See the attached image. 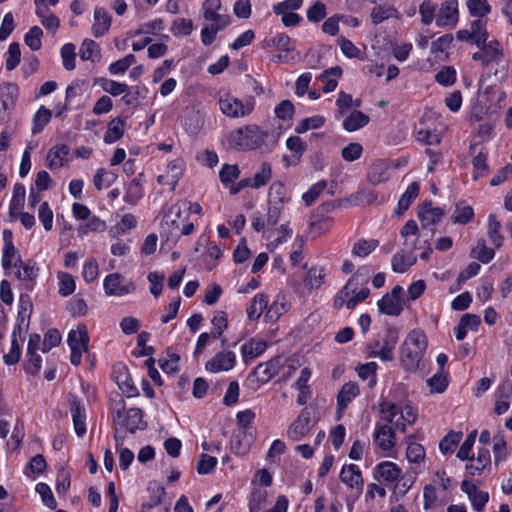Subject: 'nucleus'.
Listing matches in <instances>:
<instances>
[{
  "mask_svg": "<svg viewBox=\"0 0 512 512\" xmlns=\"http://www.w3.org/2000/svg\"><path fill=\"white\" fill-rule=\"evenodd\" d=\"M462 432H449L440 442L439 448L443 454L452 453L462 439Z\"/></svg>",
  "mask_w": 512,
  "mask_h": 512,
  "instance_id": "09e8293b",
  "label": "nucleus"
},
{
  "mask_svg": "<svg viewBox=\"0 0 512 512\" xmlns=\"http://www.w3.org/2000/svg\"><path fill=\"white\" fill-rule=\"evenodd\" d=\"M390 168L387 162L378 159L375 160L368 169V180L371 184L377 185L386 182L390 178Z\"/></svg>",
  "mask_w": 512,
  "mask_h": 512,
  "instance_id": "a211bd4d",
  "label": "nucleus"
},
{
  "mask_svg": "<svg viewBox=\"0 0 512 512\" xmlns=\"http://www.w3.org/2000/svg\"><path fill=\"white\" fill-rule=\"evenodd\" d=\"M380 478L386 482L394 483L401 474V469L391 461H383L376 466Z\"/></svg>",
  "mask_w": 512,
  "mask_h": 512,
  "instance_id": "bb28decb",
  "label": "nucleus"
},
{
  "mask_svg": "<svg viewBox=\"0 0 512 512\" xmlns=\"http://www.w3.org/2000/svg\"><path fill=\"white\" fill-rule=\"evenodd\" d=\"M267 344L263 340L250 339L241 348L242 357L245 363L259 357L265 352Z\"/></svg>",
  "mask_w": 512,
  "mask_h": 512,
  "instance_id": "b1692460",
  "label": "nucleus"
},
{
  "mask_svg": "<svg viewBox=\"0 0 512 512\" xmlns=\"http://www.w3.org/2000/svg\"><path fill=\"white\" fill-rule=\"evenodd\" d=\"M377 246H378V241L375 239H371V240L360 239L354 244L352 253L355 256L366 257L372 251H374Z\"/></svg>",
  "mask_w": 512,
  "mask_h": 512,
  "instance_id": "8fccbe9b",
  "label": "nucleus"
},
{
  "mask_svg": "<svg viewBox=\"0 0 512 512\" xmlns=\"http://www.w3.org/2000/svg\"><path fill=\"white\" fill-rule=\"evenodd\" d=\"M70 148L66 144L57 145L51 148L47 154L46 160L50 169H58L64 165L66 157L69 155Z\"/></svg>",
  "mask_w": 512,
  "mask_h": 512,
  "instance_id": "5701e85b",
  "label": "nucleus"
},
{
  "mask_svg": "<svg viewBox=\"0 0 512 512\" xmlns=\"http://www.w3.org/2000/svg\"><path fill=\"white\" fill-rule=\"evenodd\" d=\"M325 123V118L320 115H315L312 117L305 118L301 120L298 125L295 127V132L298 134H303L310 129H319Z\"/></svg>",
  "mask_w": 512,
  "mask_h": 512,
  "instance_id": "a18cd8bd",
  "label": "nucleus"
},
{
  "mask_svg": "<svg viewBox=\"0 0 512 512\" xmlns=\"http://www.w3.org/2000/svg\"><path fill=\"white\" fill-rule=\"evenodd\" d=\"M71 349L70 362L74 366L81 363L82 354L88 351L89 335L85 325H79L76 330H71L67 337Z\"/></svg>",
  "mask_w": 512,
  "mask_h": 512,
  "instance_id": "423d86ee",
  "label": "nucleus"
},
{
  "mask_svg": "<svg viewBox=\"0 0 512 512\" xmlns=\"http://www.w3.org/2000/svg\"><path fill=\"white\" fill-rule=\"evenodd\" d=\"M125 122L121 118H115L108 123L107 131L104 135V142L107 144L114 143L121 139L124 134Z\"/></svg>",
  "mask_w": 512,
  "mask_h": 512,
  "instance_id": "2f4dec72",
  "label": "nucleus"
},
{
  "mask_svg": "<svg viewBox=\"0 0 512 512\" xmlns=\"http://www.w3.org/2000/svg\"><path fill=\"white\" fill-rule=\"evenodd\" d=\"M111 26V16L103 7H96L94 11V23L92 33L95 37L104 35Z\"/></svg>",
  "mask_w": 512,
  "mask_h": 512,
  "instance_id": "412c9836",
  "label": "nucleus"
},
{
  "mask_svg": "<svg viewBox=\"0 0 512 512\" xmlns=\"http://www.w3.org/2000/svg\"><path fill=\"white\" fill-rule=\"evenodd\" d=\"M495 256L492 248L486 246L484 239H479L476 245L471 250V257L486 264L489 263Z\"/></svg>",
  "mask_w": 512,
  "mask_h": 512,
  "instance_id": "ea45409f",
  "label": "nucleus"
},
{
  "mask_svg": "<svg viewBox=\"0 0 512 512\" xmlns=\"http://www.w3.org/2000/svg\"><path fill=\"white\" fill-rule=\"evenodd\" d=\"M80 58L83 61L90 60L92 62L99 61L100 59V47L91 39H85L82 42L79 52Z\"/></svg>",
  "mask_w": 512,
  "mask_h": 512,
  "instance_id": "f704fd0d",
  "label": "nucleus"
},
{
  "mask_svg": "<svg viewBox=\"0 0 512 512\" xmlns=\"http://www.w3.org/2000/svg\"><path fill=\"white\" fill-rule=\"evenodd\" d=\"M378 308L384 314L399 316L403 310V301L385 295L378 301Z\"/></svg>",
  "mask_w": 512,
  "mask_h": 512,
  "instance_id": "72a5a7b5",
  "label": "nucleus"
},
{
  "mask_svg": "<svg viewBox=\"0 0 512 512\" xmlns=\"http://www.w3.org/2000/svg\"><path fill=\"white\" fill-rule=\"evenodd\" d=\"M58 280H59V294L63 297H67L74 293L76 284L74 277L65 272H60L58 274Z\"/></svg>",
  "mask_w": 512,
  "mask_h": 512,
  "instance_id": "de8ad7c7",
  "label": "nucleus"
},
{
  "mask_svg": "<svg viewBox=\"0 0 512 512\" xmlns=\"http://www.w3.org/2000/svg\"><path fill=\"white\" fill-rule=\"evenodd\" d=\"M428 386L431 388L432 393H442L446 390L448 386L447 375L444 371H440L436 373L431 378L427 380Z\"/></svg>",
  "mask_w": 512,
  "mask_h": 512,
  "instance_id": "052dcab7",
  "label": "nucleus"
},
{
  "mask_svg": "<svg viewBox=\"0 0 512 512\" xmlns=\"http://www.w3.org/2000/svg\"><path fill=\"white\" fill-rule=\"evenodd\" d=\"M239 174L240 170L236 164H224L219 172L220 180L226 186L233 183L239 177Z\"/></svg>",
  "mask_w": 512,
  "mask_h": 512,
  "instance_id": "338daca9",
  "label": "nucleus"
},
{
  "mask_svg": "<svg viewBox=\"0 0 512 512\" xmlns=\"http://www.w3.org/2000/svg\"><path fill=\"white\" fill-rule=\"evenodd\" d=\"M26 190L23 184L16 183L13 188V196L10 202V217L14 219L15 214H19L25 202Z\"/></svg>",
  "mask_w": 512,
  "mask_h": 512,
  "instance_id": "7c9ffc66",
  "label": "nucleus"
},
{
  "mask_svg": "<svg viewBox=\"0 0 512 512\" xmlns=\"http://www.w3.org/2000/svg\"><path fill=\"white\" fill-rule=\"evenodd\" d=\"M112 418L116 426H120L130 433H135L137 430H143L146 427L143 421V411L140 408L126 410L123 399L112 408Z\"/></svg>",
  "mask_w": 512,
  "mask_h": 512,
  "instance_id": "20e7f679",
  "label": "nucleus"
},
{
  "mask_svg": "<svg viewBox=\"0 0 512 512\" xmlns=\"http://www.w3.org/2000/svg\"><path fill=\"white\" fill-rule=\"evenodd\" d=\"M235 362L236 356L234 352H219L206 363L205 367L209 372L217 373L231 370L235 366Z\"/></svg>",
  "mask_w": 512,
  "mask_h": 512,
  "instance_id": "f8f14e48",
  "label": "nucleus"
},
{
  "mask_svg": "<svg viewBox=\"0 0 512 512\" xmlns=\"http://www.w3.org/2000/svg\"><path fill=\"white\" fill-rule=\"evenodd\" d=\"M268 133L257 125H247L232 131L228 136L229 147L238 151L255 150L260 148Z\"/></svg>",
  "mask_w": 512,
  "mask_h": 512,
  "instance_id": "7ed1b4c3",
  "label": "nucleus"
},
{
  "mask_svg": "<svg viewBox=\"0 0 512 512\" xmlns=\"http://www.w3.org/2000/svg\"><path fill=\"white\" fill-rule=\"evenodd\" d=\"M417 419V413L412 406L406 405L401 408L400 416L395 421V429L404 432L406 425L414 424Z\"/></svg>",
  "mask_w": 512,
  "mask_h": 512,
  "instance_id": "a19ab883",
  "label": "nucleus"
},
{
  "mask_svg": "<svg viewBox=\"0 0 512 512\" xmlns=\"http://www.w3.org/2000/svg\"><path fill=\"white\" fill-rule=\"evenodd\" d=\"M117 384L120 390L127 397H135L139 395L138 389L134 385L127 369L124 368V371L117 376Z\"/></svg>",
  "mask_w": 512,
  "mask_h": 512,
  "instance_id": "79ce46f5",
  "label": "nucleus"
},
{
  "mask_svg": "<svg viewBox=\"0 0 512 512\" xmlns=\"http://www.w3.org/2000/svg\"><path fill=\"white\" fill-rule=\"evenodd\" d=\"M481 50L482 54H484L487 66L491 63L498 64L504 58L503 49L497 40L489 41L487 46H483Z\"/></svg>",
  "mask_w": 512,
  "mask_h": 512,
  "instance_id": "c756f323",
  "label": "nucleus"
},
{
  "mask_svg": "<svg viewBox=\"0 0 512 512\" xmlns=\"http://www.w3.org/2000/svg\"><path fill=\"white\" fill-rule=\"evenodd\" d=\"M474 211L471 206H456L452 219L456 224H467L473 219Z\"/></svg>",
  "mask_w": 512,
  "mask_h": 512,
  "instance_id": "774afa93",
  "label": "nucleus"
},
{
  "mask_svg": "<svg viewBox=\"0 0 512 512\" xmlns=\"http://www.w3.org/2000/svg\"><path fill=\"white\" fill-rule=\"evenodd\" d=\"M18 262L20 266L16 272V277L18 280L23 282V284L25 285V289L32 290L34 286V280L38 275V269L35 267L34 264H31L29 262L23 263L20 257L17 258V261L14 264V266H17Z\"/></svg>",
  "mask_w": 512,
  "mask_h": 512,
  "instance_id": "6ab92c4d",
  "label": "nucleus"
},
{
  "mask_svg": "<svg viewBox=\"0 0 512 512\" xmlns=\"http://www.w3.org/2000/svg\"><path fill=\"white\" fill-rule=\"evenodd\" d=\"M379 411L382 415V419L389 424H393V427L395 428V418L398 415L400 416L401 407L393 402L383 399L379 403Z\"/></svg>",
  "mask_w": 512,
  "mask_h": 512,
  "instance_id": "58836bf2",
  "label": "nucleus"
},
{
  "mask_svg": "<svg viewBox=\"0 0 512 512\" xmlns=\"http://www.w3.org/2000/svg\"><path fill=\"white\" fill-rule=\"evenodd\" d=\"M398 11L390 5H378L371 11V20L374 25H378L383 21L397 17Z\"/></svg>",
  "mask_w": 512,
  "mask_h": 512,
  "instance_id": "4c0bfd02",
  "label": "nucleus"
},
{
  "mask_svg": "<svg viewBox=\"0 0 512 512\" xmlns=\"http://www.w3.org/2000/svg\"><path fill=\"white\" fill-rule=\"evenodd\" d=\"M272 176L271 165L268 162H263L260 170L255 173L253 178V188H260L266 185Z\"/></svg>",
  "mask_w": 512,
  "mask_h": 512,
  "instance_id": "603ef678",
  "label": "nucleus"
},
{
  "mask_svg": "<svg viewBox=\"0 0 512 512\" xmlns=\"http://www.w3.org/2000/svg\"><path fill=\"white\" fill-rule=\"evenodd\" d=\"M377 364L375 362H369L360 365L358 368V376L362 380H368L369 387H373L376 384V371Z\"/></svg>",
  "mask_w": 512,
  "mask_h": 512,
  "instance_id": "5fc2aeb1",
  "label": "nucleus"
},
{
  "mask_svg": "<svg viewBox=\"0 0 512 512\" xmlns=\"http://www.w3.org/2000/svg\"><path fill=\"white\" fill-rule=\"evenodd\" d=\"M116 177V174L107 172L104 168H99L94 175L93 183L97 190H101L104 183L109 186L116 180Z\"/></svg>",
  "mask_w": 512,
  "mask_h": 512,
  "instance_id": "69168bd1",
  "label": "nucleus"
},
{
  "mask_svg": "<svg viewBox=\"0 0 512 512\" xmlns=\"http://www.w3.org/2000/svg\"><path fill=\"white\" fill-rule=\"evenodd\" d=\"M268 305V298L264 294H256L251 302V304L247 307L246 312L247 316L250 320L258 319L263 310Z\"/></svg>",
  "mask_w": 512,
  "mask_h": 512,
  "instance_id": "e433bc0d",
  "label": "nucleus"
},
{
  "mask_svg": "<svg viewBox=\"0 0 512 512\" xmlns=\"http://www.w3.org/2000/svg\"><path fill=\"white\" fill-rule=\"evenodd\" d=\"M105 293L108 296H124L134 293L136 285L132 280H126L120 273L107 275L103 282Z\"/></svg>",
  "mask_w": 512,
  "mask_h": 512,
  "instance_id": "6e6552de",
  "label": "nucleus"
},
{
  "mask_svg": "<svg viewBox=\"0 0 512 512\" xmlns=\"http://www.w3.org/2000/svg\"><path fill=\"white\" fill-rule=\"evenodd\" d=\"M476 436H477L476 430H473L472 432H470L467 435L465 441L463 442V444L461 445L460 449L457 452V457L460 460H463V461L464 460H473V457L470 455V453H471L473 445L475 443Z\"/></svg>",
  "mask_w": 512,
  "mask_h": 512,
  "instance_id": "bf43d9fd",
  "label": "nucleus"
},
{
  "mask_svg": "<svg viewBox=\"0 0 512 512\" xmlns=\"http://www.w3.org/2000/svg\"><path fill=\"white\" fill-rule=\"evenodd\" d=\"M289 201L286 196L285 186L280 182L273 183L269 188V202L275 204H285Z\"/></svg>",
  "mask_w": 512,
  "mask_h": 512,
  "instance_id": "3c124183",
  "label": "nucleus"
},
{
  "mask_svg": "<svg viewBox=\"0 0 512 512\" xmlns=\"http://www.w3.org/2000/svg\"><path fill=\"white\" fill-rule=\"evenodd\" d=\"M360 393V389L355 382H347L340 389L337 395V409L343 411L348 404L356 398Z\"/></svg>",
  "mask_w": 512,
  "mask_h": 512,
  "instance_id": "4be33fe9",
  "label": "nucleus"
},
{
  "mask_svg": "<svg viewBox=\"0 0 512 512\" xmlns=\"http://www.w3.org/2000/svg\"><path fill=\"white\" fill-rule=\"evenodd\" d=\"M491 462L490 452L486 448L479 449L476 464H467L466 471L469 476L480 475Z\"/></svg>",
  "mask_w": 512,
  "mask_h": 512,
  "instance_id": "c85d7f7f",
  "label": "nucleus"
},
{
  "mask_svg": "<svg viewBox=\"0 0 512 512\" xmlns=\"http://www.w3.org/2000/svg\"><path fill=\"white\" fill-rule=\"evenodd\" d=\"M493 442L494 461L498 464L507 456V445L502 433L494 435Z\"/></svg>",
  "mask_w": 512,
  "mask_h": 512,
  "instance_id": "6e6d98bb",
  "label": "nucleus"
},
{
  "mask_svg": "<svg viewBox=\"0 0 512 512\" xmlns=\"http://www.w3.org/2000/svg\"><path fill=\"white\" fill-rule=\"evenodd\" d=\"M61 57L63 60V66L66 70L71 71L75 68V45L67 43L61 48Z\"/></svg>",
  "mask_w": 512,
  "mask_h": 512,
  "instance_id": "e2e57ef3",
  "label": "nucleus"
},
{
  "mask_svg": "<svg viewBox=\"0 0 512 512\" xmlns=\"http://www.w3.org/2000/svg\"><path fill=\"white\" fill-rule=\"evenodd\" d=\"M43 36V31L38 26H33L24 36L25 44L32 50L38 51L42 47L41 38Z\"/></svg>",
  "mask_w": 512,
  "mask_h": 512,
  "instance_id": "49530a36",
  "label": "nucleus"
},
{
  "mask_svg": "<svg viewBox=\"0 0 512 512\" xmlns=\"http://www.w3.org/2000/svg\"><path fill=\"white\" fill-rule=\"evenodd\" d=\"M33 303L29 294H21L18 305V317L17 324H21V329L23 326L28 327L29 319L32 313Z\"/></svg>",
  "mask_w": 512,
  "mask_h": 512,
  "instance_id": "cd10ccee",
  "label": "nucleus"
},
{
  "mask_svg": "<svg viewBox=\"0 0 512 512\" xmlns=\"http://www.w3.org/2000/svg\"><path fill=\"white\" fill-rule=\"evenodd\" d=\"M70 413L73 419L75 433L78 437H82L86 433V410L80 400L73 399L71 401Z\"/></svg>",
  "mask_w": 512,
  "mask_h": 512,
  "instance_id": "2eb2a0df",
  "label": "nucleus"
},
{
  "mask_svg": "<svg viewBox=\"0 0 512 512\" xmlns=\"http://www.w3.org/2000/svg\"><path fill=\"white\" fill-rule=\"evenodd\" d=\"M185 202L176 203L162 210L161 224H177L188 220L187 211L184 210Z\"/></svg>",
  "mask_w": 512,
  "mask_h": 512,
  "instance_id": "aec40b11",
  "label": "nucleus"
},
{
  "mask_svg": "<svg viewBox=\"0 0 512 512\" xmlns=\"http://www.w3.org/2000/svg\"><path fill=\"white\" fill-rule=\"evenodd\" d=\"M19 96V87L13 82L0 84V124L7 121L15 108Z\"/></svg>",
  "mask_w": 512,
  "mask_h": 512,
  "instance_id": "0eeeda50",
  "label": "nucleus"
},
{
  "mask_svg": "<svg viewBox=\"0 0 512 512\" xmlns=\"http://www.w3.org/2000/svg\"><path fill=\"white\" fill-rule=\"evenodd\" d=\"M427 349V337L420 330H412L401 346L400 360L406 371H416Z\"/></svg>",
  "mask_w": 512,
  "mask_h": 512,
  "instance_id": "f03ea898",
  "label": "nucleus"
},
{
  "mask_svg": "<svg viewBox=\"0 0 512 512\" xmlns=\"http://www.w3.org/2000/svg\"><path fill=\"white\" fill-rule=\"evenodd\" d=\"M400 235L404 238L405 249L397 252L391 260L392 270L396 273H404L416 263L417 257L413 254V250L424 248L428 243V239H421L418 226H403Z\"/></svg>",
  "mask_w": 512,
  "mask_h": 512,
  "instance_id": "f257e3e1",
  "label": "nucleus"
},
{
  "mask_svg": "<svg viewBox=\"0 0 512 512\" xmlns=\"http://www.w3.org/2000/svg\"><path fill=\"white\" fill-rule=\"evenodd\" d=\"M268 499V493L263 489H254L251 492V497L249 500V510L250 512H261L263 508L266 506Z\"/></svg>",
  "mask_w": 512,
  "mask_h": 512,
  "instance_id": "37998d69",
  "label": "nucleus"
},
{
  "mask_svg": "<svg viewBox=\"0 0 512 512\" xmlns=\"http://www.w3.org/2000/svg\"><path fill=\"white\" fill-rule=\"evenodd\" d=\"M472 165L474 168L473 179L477 180L480 177L488 173L489 167L487 164L486 154L480 152L472 159Z\"/></svg>",
  "mask_w": 512,
  "mask_h": 512,
  "instance_id": "13d9d810",
  "label": "nucleus"
},
{
  "mask_svg": "<svg viewBox=\"0 0 512 512\" xmlns=\"http://www.w3.org/2000/svg\"><path fill=\"white\" fill-rule=\"evenodd\" d=\"M467 9L472 17H484L491 12V6L487 0H467Z\"/></svg>",
  "mask_w": 512,
  "mask_h": 512,
  "instance_id": "c03bdc74",
  "label": "nucleus"
},
{
  "mask_svg": "<svg viewBox=\"0 0 512 512\" xmlns=\"http://www.w3.org/2000/svg\"><path fill=\"white\" fill-rule=\"evenodd\" d=\"M277 373V360H270L266 363L258 364L253 374L262 383L268 382Z\"/></svg>",
  "mask_w": 512,
  "mask_h": 512,
  "instance_id": "c9c22d12",
  "label": "nucleus"
},
{
  "mask_svg": "<svg viewBox=\"0 0 512 512\" xmlns=\"http://www.w3.org/2000/svg\"><path fill=\"white\" fill-rule=\"evenodd\" d=\"M394 430L396 429L388 424L376 426L374 441L382 450L387 451L395 446Z\"/></svg>",
  "mask_w": 512,
  "mask_h": 512,
  "instance_id": "dca6fc26",
  "label": "nucleus"
},
{
  "mask_svg": "<svg viewBox=\"0 0 512 512\" xmlns=\"http://www.w3.org/2000/svg\"><path fill=\"white\" fill-rule=\"evenodd\" d=\"M444 214L445 211L435 207L431 200H426L418 206V218L422 223L436 224L441 221Z\"/></svg>",
  "mask_w": 512,
  "mask_h": 512,
  "instance_id": "4468645a",
  "label": "nucleus"
},
{
  "mask_svg": "<svg viewBox=\"0 0 512 512\" xmlns=\"http://www.w3.org/2000/svg\"><path fill=\"white\" fill-rule=\"evenodd\" d=\"M340 480L351 489L361 491L363 489V479L360 469L355 464L343 466L340 472Z\"/></svg>",
  "mask_w": 512,
  "mask_h": 512,
  "instance_id": "f3484780",
  "label": "nucleus"
},
{
  "mask_svg": "<svg viewBox=\"0 0 512 512\" xmlns=\"http://www.w3.org/2000/svg\"><path fill=\"white\" fill-rule=\"evenodd\" d=\"M171 31L175 36H188L193 31V22L192 20L185 18L175 19Z\"/></svg>",
  "mask_w": 512,
  "mask_h": 512,
  "instance_id": "0e129e2a",
  "label": "nucleus"
},
{
  "mask_svg": "<svg viewBox=\"0 0 512 512\" xmlns=\"http://www.w3.org/2000/svg\"><path fill=\"white\" fill-rule=\"evenodd\" d=\"M220 110L228 117H242L249 114L253 109L252 102L243 104L237 98L226 96L219 100Z\"/></svg>",
  "mask_w": 512,
  "mask_h": 512,
  "instance_id": "1a4fd4ad",
  "label": "nucleus"
},
{
  "mask_svg": "<svg viewBox=\"0 0 512 512\" xmlns=\"http://www.w3.org/2000/svg\"><path fill=\"white\" fill-rule=\"evenodd\" d=\"M381 350L377 352L378 358L382 361H391L394 358V349L398 343V331L394 328H388L380 338Z\"/></svg>",
  "mask_w": 512,
  "mask_h": 512,
  "instance_id": "ddd939ff",
  "label": "nucleus"
},
{
  "mask_svg": "<svg viewBox=\"0 0 512 512\" xmlns=\"http://www.w3.org/2000/svg\"><path fill=\"white\" fill-rule=\"evenodd\" d=\"M458 21V1L447 0L441 4L436 16V24L439 27L452 25L455 26Z\"/></svg>",
  "mask_w": 512,
  "mask_h": 512,
  "instance_id": "9b49d317",
  "label": "nucleus"
},
{
  "mask_svg": "<svg viewBox=\"0 0 512 512\" xmlns=\"http://www.w3.org/2000/svg\"><path fill=\"white\" fill-rule=\"evenodd\" d=\"M52 111L45 106H41L33 116L31 132L33 135L42 132L44 127L50 122Z\"/></svg>",
  "mask_w": 512,
  "mask_h": 512,
  "instance_id": "473e14b6",
  "label": "nucleus"
},
{
  "mask_svg": "<svg viewBox=\"0 0 512 512\" xmlns=\"http://www.w3.org/2000/svg\"><path fill=\"white\" fill-rule=\"evenodd\" d=\"M461 490L468 496L475 511L481 512L484 510L485 505L489 500L488 492L480 490L469 480L462 481Z\"/></svg>",
  "mask_w": 512,
  "mask_h": 512,
  "instance_id": "9d476101",
  "label": "nucleus"
},
{
  "mask_svg": "<svg viewBox=\"0 0 512 512\" xmlns=\"http://www.w3.org/2000/svg\"><path fill=\"white\" fill-rule=\"evenodd\" d=\"M101 87L104 91L110 93L112 96H118L120 94L126 93L129 90V87L125 83H120L114 80L101 78L100 79Z\"/></svg>",
  "mask_w": 512,
  "mask_h": 512,
  "instance_id": "864d4df0",
  "label": "nucleus"
},
{
  "mask_svg": "<svg viewBox=\"0 0 512 512\" xmlns=\"http://www.w3.org/2000/svg\"><path fill=\"white\" fill-rule=\"evenodd\" d=\"M369 123V116L355 109L344 120L343 128L348 132L356 131Z\"/></svg>",
  "mask_w": 512,
  "mask_h": 512,
  "instance_id": "a878e982",
  "label": "nucleus"
},
{
  "mask_svg": "<svg viewBox=\"0 0 512 512\" xmlns=\"http://www.w3.org/2000/svg\"><path fill=\"white\" fill-rule=\"evenodd\" d=\"M327 186V182L325 180H321L314 185H312L308 191H306L302 195V199L305 202L306 206H311L316 199L320 196V194L325 190Z\"/></svg>",
  "mask_w": 512,
  "mask_h": 512,
  "instance_id": "4d7b16f0",
  "label": "nucleus"
},
{
  "mask_svg": "<svg viewBox=\"0 0 512 512\" xmlns=\"http://www.w3.org/2000/svg\"><path fill=\"white\" fill-rule=\"evenodd\" d=\"M143 196V189L138 178H134L128 185L125 195V201L130 204H136Z\"/></svg>",
  "mask_w": 512,
  "mask_h": 512,
  "instance_id": "680f3d73",
  "label": "nucleus"
},
{
  "mask_svg": "<svg viewBox=\"0 0 512 512\" xmlns=\"http://www.w3.org/2000/svg\"><path fill=\"white\" fill-rule=\"evenodd\" d=\"M21 324H16L11 334V348L7 354L3 355V361L6 365H15L18 363L21 355V347L17 336L21 334Z\"/></svg>",
  "mask_w": 512,
  "mask_h": 512,
  "instance_id": "393cba45",
  "label": "nucleus"
},
{
  "mask_svg": "<svg viewBox=\"0 0 512 512\" xmlns=\"http://www.w3.org/2000/svg\"><path fill=\"white\" fill-rule=\"evenodd\" d=\"M316 414V409L311 406L302 409L287 429L288 438L293 441H300L309 434L318 421Z\"/></svg>",
  "mask_w": 512,
  "mask_h": 512,
  "instance_id": "39448f33",
  "label": "nucleus"
}]
</instances>
